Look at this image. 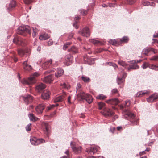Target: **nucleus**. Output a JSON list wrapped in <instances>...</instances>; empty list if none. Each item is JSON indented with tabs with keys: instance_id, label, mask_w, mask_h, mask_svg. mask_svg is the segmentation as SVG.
Wrapping results in <instances>:
<instances>
[{
	"instance_id": "1",
	"label": "nucleus",
	"mask_w": 158,
	"mask_h": 158,
	"mask_svg": "<svg viewBox=\"0 0 158 158\" xmlns=\"http://www.w3.org/2000/svg\"><path fill=\"white\" fill-rule=\"evenodd\" d=\"M130 101L129 100H127L125 101L124 105H121L120 106V108L123 109L122 112V116L123 118L129 119L130 118V122L133 125H137L138 121L134 119L135 116L134 114L130 112L126 108L130 106Z\"/></svg>"
},
{
	"instance_id": "2",
	"label": "nucleus",
	"mask_w": 158,
	"mask_h": 158,
	"mask_svg": "<svg viewBox=\"0 0 158 158\" xmlns=\"http://www.w3.org/2000/svg\"><path fill=\"white\" fill-rule=\"evenodd\" d=\"M81 85L79 84H77V87L76 88L77 91L79 92L77 96V99L80 101H83L85 100L88 103L90 104L93 100L91 95L88 94H85L84 92L80 91L79 89L81 87Z\"/></svg>"
},
{
	"instance_id": "3",
	"label": "nucleus",
	"mask_w": 158,
	"mask_h": 158,
	"mask_svg": "<svg viewBox=\"0 0 158 158\" xmlns=\"http://www.w3.org/2000/svg\"><path fill=\"white\" fill-rule=\"evenodd\" d=\"M17 32L18 34L23 36H25L26 33L29 34L31 33V28L28 25H23L19 27L17 30Z\"/></svg>"
},
{
	"instance_id": "4",
	"label": "nucleus",
	"mask_w": 158,
	"mask_h": 158,
	"mask_svg": "<svg viewBox=\"0 0 158 158\" xmlns=\"http://www.w3.org/2000/svg\"><path fill=\"white\" fill-rule=\"evenodd\" d=\"M71 147L74 153L76 154L80 153L81 152V147L77 145L74 142H71L70 143Z\"/></svg>"
},
{
	"instance_id": "5",
	"label": "nucleus",
	"mask_w": 158,
	"mask_h": 158,
	"mask_svg": "<svg viewBox=\"0 0 158 158\" xmlns=\"http://www.w3.org/2000/svg\"><path fill=\"white\" fill-rule=\"evenodd\" d=\"M78 33L82 36L88 37L89 36L90 32L89 28L85 27L78 31Z\"/></svg>"
},
{
	"instance_id": "6",
	"label": "nucleus",
	"mask_w": 158,
	"mask_h": 158,
	"mask_svg": "<svg viewBox=\"0 0 158 158\" xmlns=\"http://www.w3.org/2000/svg\"><path fill=\"white\" fill-rule=\"evenodd\" d=\"M30 141L31 144L34 145H37L40 144L44 143L45 142V140L42 138L38 139L35 137L31 138Z\"/></svg>"
},
{
	"instance_id": "7",
	"label": "nucleus",
	"mask_w": 158,
	"mask_h": 158,
	"mask_svg": "<svg viewBox=\"0 0 158 158\" xmlns=\"http://www.w3.org/2000/svg\"><path fill=\"white\" fill-rule=\"evenodd\" d=\"M45 107V105L44 103L39 104L35 108V113L38 114H42Z\"/></svg>"
},
{
	"instance_id": "8",
	"label": "nucleus",
	"mask_w": 158,
	"mask_h": 158,
	"mask_svg": "<svg viewBox=\"0 0 158 158\" xmlns=\"http://www.w3.org/2000/svg\"><path fill=\"white\" fill-rule=\"evenodd\" d=\"M158 99V94L156 93L154 94L147 98V101L149 103H152L155 102Z\"/></svg>"
},
{
	"instance_id": "9",
	"label": "nucleus",
	"mask_w": 158,
	"mask_h": 158,
	"mask_svg": "<svg viewBox=\"0 0 158 158\" xmlns=\"http://www.w3.org/2000/svg\"><path fill=\"white\" fill-rule=\"evenodd\" d=\"M32 77H30L28 79H24L22 80V83L24 85L32 84L35 83V80H32Z\"/></svg>"
},
{
	"instance_id": "10",
	"label": "nucleus",
	"mask_w": 158,
	"mask_h": 158,
	"mask_svg": "<svg viewBox=\"0 0 158 158\" xmlns=\"http://www.w3.org/2000/svg\"><path fill=\"white\" fill-rule=\"evenodd\" d=\"M50 93L47 90H45L41 94V98L44 100H48L49 98Z\"/></svg>"
},
{
	"instance_id": "11",
	"label": "nucleus",
	"mask_w": 158,
	"mask_h": 158,
	"mask_svg": "<svg viewBox=\"0 0 158 158\" xmlns=\"http://www.w3.org/2000/svg\"><path fill=\"white\" fill-rule=\"evenodd\" d=\"M23 68L25 71H30L33 69L31 66L28 64L27 60L23 62Z\"/></svg>"
},
{
	"instance_id": "12",
	"label": "nucleus",
	"mask_w": 158,
	"mask_h": 158,
	"mask_svg": "<svg viewBox=\"0 0 158 158\" xmlns=\"http://www.w3.org/2000/svg\"><path fill=\"white\" fill-rule=\"evenodd\" d=\"M98 151L97 148L95 146L90 147L88 149H86V151L89 154L94 155Z\"/></svg>"
},
{
	"instance_id": "13",
	"label": "nucleus",
	"mask_w": 158,
	"mask_h": 158,
	"mask_svg": "<svg viewBox=\"0 0 158 158\" xmlns=\"http://www.w3.org/2000/svg\"><path fill=\"white\" fill-rule=\"evenodd\" d=\"M114 114V112L110 109H105L103 112V114L105 116L110 117Z\"/></svg>"
},
{
	"instance_id": "14",
	"label": "nucleus",
	"mask_w": 158,
	"mask_h": 158,
	"mask_svg": "<svg viewBox=\"0 0 158 158\" xmlns=\"http://www.w3.org/2000/svg\"><path fill=\"white\" fill-rule=\"evenodd\" d=\"M23 99L25 103L28 104L32 102L33 98L31 95H27L26 96L23 97Z\"/></svg>"
},
{
	"instance_id": "15",
	"label": "nucleus",
	"mask_w": 158,
	"mask_h": 158,
	"mask_svg": "<svg viewBox=\"0 0 158 158\" xmlns=\"http://www.w3.org/2000/svg\"><path fill=\"white\" fill-rule=\"evenodd\" d=\"M106 102L109 104L116 105L119 102V101L117 98H114L107 100Z\"/></svg>"
},
{
	"instance_id": "16",
	"label": "nucleus",
	"mask_w": 158,
	"mask_h": 158,
	"mask_svg": "<svg viewBox=\"0 0 158 158\" xmlns=\"http://www.w3.org/2000/svg\"><path fill=\"white\" fill-rule=\"evenodd\" d=\"M52 64V60L50 59L48 61L44 62L42 65V68L44 69L49 68Z\"/></svg>"
},
{
	"instance_id": "17",
	"label": "nucleus",
	"mask_w": 158,
	"mask_h": 158,
	"mask_svg": "<svg viewBox=\"0 0 158 158\" xmlns=\"http://www.w3.org/2000/svg\"><path fill=\"white\" fill-rule=\"evenodd\" d=\"M53 76L52 75H50L45 77L44 78L43 81L46 83H50L53 80Z\"/></svg>"
},
{
	"instance_id": "18",
	"label": "nucleus",
	"mask_w": 158,
	"mask_h": 158,
	"mask_svg": "<svg viewBox=\"0 0 158 158\" xmlns=\"http://www.w3.org/2000/svg\"><path fill=\"white\" fill-rule=\"evenodd\" d=\"M79 17L77 16H75L74 19V21L73 23V26L76 29H78L79 27V25L78 24Z\"/></svg>"
},
{
	"instance_id": "19",
	"label": "nucleus",
	"mask_w": 158,
	"mask_h": 158,
	"mask_svg": "<svg viewBox=\"0 0 158 158\" xmlns=\"http://www.w3.org/2000/svg\"><path fill=\"white\" fill-rule=\"evenodd\" d=\"M43 125L45 129L44 131L45 133L47 135H48L50 130V125L48 123H45L43 124Z\"/></svg>"
},
{
	"instance_id": "20",
	"label": "nucleus",
	"mask_w": 158,
	"mask_h": 158,
	"mask_svg": "<svg viewBox=\"0 0 158 158\" xmlns=\"http://www.w3.org/2000/svg\"><path fill=\"white\" fill-rule=\"evenodd\" d=\"M45 88V85L43 83H41L37 85L35 87V90L37 92L42 91Z\"/></svg>"
},
{
	"instance_id": "21",
	"label": "nucleus",
	"mask_w": 158,
	"mask_h": 158,
	"mask_svg": "<svg viewBox=\"0 0 158 158\" xmlns=\"http://www.w3.org/2000/svg\"><path fill=\"white\" fill-rule=\"evenodd\" d=\"M64 96L60 95L54 99V102H55L63 101L64 100Z\"/></svg>"
},
{
	"instance_id": "22",
	"label": "nucleus",
	"mask_w": 158,
	"mask_h": 158,
	"mask_svg": "<svg viewBox=\"0 0 158 158\" xmlns=\"http://www.w3.org/2000/svg\"><path fill=\"white\" fill-rule=\"evenodd\" d=\"M9 6L8 7V10H10L14 8L16 6V3L15 1L12 0L10 3Z\"/></svg>"
},
{
	"instance_id": "23",
	"label": "nucleus",
	"mask_w": 158,
	"mask_h": 158,
	"mask_svg": "<svg viewBox=\"0 0 158 158\" xmlns=\"http://www.w3.org/2000/svg\"><path fill=\"white\" fill-rule=\"evenodd\" d=\"M28 117L31 121L35 122L37 121L38 118L36 117L35 115L33 114L30 113L28 114Z\"/></svg>"
},
{
	"instance_id": "24",
	"label": "nucleus",
	"mask_w": 158,
	"mask_h": 158,
	"mask_svg": "<svg viewBox=\"0 0 158 158\" xmlns=\"http://www.w3.org/2000/svg\"><path fill=\"white\" fill-rule=\"evenodd\" d=\"M49 37L50 36L48 34H46L40 35L39 38L40 40H45L49 38Z\"/></svg>"
},
{
	"instance_id": "25",
	"label": "nucleus",
	"mask_w": 158,
	"mask_h": 158,
	"mask_svg": "<svg viewBox=\"0 0 158 158\" xmlns=\"http://www.w3.org/2000/svg\"><path fill=\"white\" fill-rule=\"evenodd\" d=\"M150 51L154 52V49L151 48H146L143 50V52L145 55H147L148 53Z\"/></svg>"
},
{
	"instance_id": "26",
	"label": "nucleus",
	"mask_w": 158,
	"mask_h": 158,
	"mask_svg": "<svg viewBox=\"0 0 158 158\" xmlns=\"http://www.w3.org/2000/svg\"><path fill=\"white\" fill-rule=\"evenodd\" d=\"M64 71L61 69H58L57 70V73H55V75L57 77L61 76L63 73Z\"/></svg>"
},
{
	"instance_id": "27",
	"label": "nucleus",
	"mask_w": 158,
	"mask_h": 158,
	"mask_svg": "<svg viewBox=\"0 0 158 158\" xmlns=\"http://www.w3.org/2000/svg\"><path fill=\"white\" fill-rule=\"evenodd\" d=\"M149 92L148 90H144L138 93L137 94L139 97H142L146 94H148Z\"/></svg>"
},
{
	"instance_id": "28",
	"label": "nucleus",
	"mask_w": 158,
	"mask_h": 158,
	"mask_svg": "<svg viewBox=\"0 0 158 158\" xmlns=\"http://www.w3.org/2000/svg\"><path fill=\"white\" fill-rule=\"evenodd\" d=\"M18 54L21 56H25L26 54H27V52H26L23 50L22 49H20L18 50Z\"/></svg>"
},
{
	"instance_id": "29",
	"label": "nucleus",
	"mask_w": 158,
	"mask_h": 158,
	"mask_svg": "<svg viewBox=\"0 0 158 158\" xmlns=\"http://www.w3.org/2000/svg\"><path fill=\"white\" fill-rule=\"evenodd\" d=\"M118 63L119 65L124 67H126L128 65V64L125 61H123L121 60L118 61Z\"/></svg>"
},
{
	"instance_id": "30",
	"label": "nucleus",
	"mask_w": 158,
	"mask_h": 158,
	"mask_svg": "<svg viewBox=\"0 0 158 158\" xmlns=\"http://www.w3.org/2000/svg\"><path fill=\"white\" fill-rule=\"evenodd\" d=\"M39 75V74L37 72H35L32 75H31L30 77H32V80H35V83H36V77L38 76Z\"/></svg>"
},
{
	"instance_id": "31",
	"label": "nucleus",
	"mask_w": 158,
	"mask_h": 158,
	"mask_svg": "<svg viewBox=\"0 0 158 158\" xmlns=\"http://www.w3.org/2000/svg\"><path fill=\"white\" fill-rule=\"evenodd\" d=\"M81 79L82 80L85 82L88 83L90 82V79L89 78L83 76L81 77Z\"/></svg>"
},
{
	"instance_id": "32",
	"label": "nucleus",
	"mask_w": 158,
	"mask_h": 158,
	"mask_svg": "<svg viewBox=\"0 0 158 158\" xmlns=\"http://www.w3.org/2000/svg\"><path fill=\"white\" fill-rule=\"evenodd\" d=\"M106 98V97L102 94H100L98 95L96 98L100 100H103L105 99Z\"/></svg>"
},
{
	"instance_id": "33",
	"label": "nucleus",
	"mask_w": 158,
	"mask_h": 158,
	"mask_svg": "<svg viewBox=\"0 0 158 158\" xmlns=\"http://www.w3.org/2000/svg\"><path fill=\"white\" fill-rule=\"evenodd\" d=\"M117 82L118 84H120L123 82L124 81V79L122 77H118L117 79Z\"/></svg>"
},
{
	"instance_id": "34",
	"label": "nucleus",
	"mask_w": 158,
	"mask_h": 158,
	"mask_svg": "<svg viewBox=\"0 0 158 158\" xmlns=\"http://www.w3.org/2000/svg\"><path fill=\"white\" fill-rule=\"evenodd\" d=\"M77 52V48L74 46L72 47L70 49V52H72L73 53H76Z\"/></svg>"
},
{
	"instance_id": "35",
	"label": "nucleus",
	"mask_w": 158,
	"mask_h": 158,
	"mask_svg": "<svg viewBox=\"0 0 158 158\" xmlns=\"http://www.w3.org/2000/svg\"><path fill=\"white\" fill-rule=\"evenodd\" d=\"M84 59L85 63H87L89 64H91V63L89 62V59L88 57L86 55L84 56Z\"/></svg>"
},
{
	"instance_id": "36",
	"label": "nucleus",
	"mask_w": 158,
	"mask_h": 158,
	"mask_svg": "<svg viewBox=\"0 0 158 158\" xmlns=\"http://www.w3.org/2000/svg\"><path fill=\"white\" fill-rule=\"evenodd\" d=\"M129 40V38L127 36H124L123 37L122 39L120 40V41L122 42H123L125 43H127Z\"/></svg>"
},
{
	"instance_id": "37",
	"label": "nucleus",
	"mask_w": 158,
	"mask_h": 158,
	"mask_svg": "<svg viewBox=\"0 0 158 158\" xmlns=\"http://www.w3.org/2000/svg\"><path fill=\"white\" fill-rule=\"evenodd\" d=\"M98 105L99 107V109L101 110L104 106L105 104L102 102H100L98 103Z\"/></svg>"
},
{
	"instance_id": "38",
	"label": "nucleus",
	"mask_w": 158,
	"mask_h": 158,
	"mask_svg": "<svg viewBox=\"0 0 158 158\" xmlns=\"http://www.w3.org/2000/svg\"><path fill=\"white\" fill-rule=\"evenodd\" d=\"M90 41L94 44H97L100 43V42L98 40L94 39H91L90 40Z\"/></svg>"
},
{
	"instance_id": "39",
	"label": "nucleus",
	"mask_w": 158,
	"mask_h": 158,
	"mask_svg": "<svg viewBox=\"0 0 158 158\" xmlns=\"http://www.w3.org/2000/svg\"><path fill=\"white\" fill-rule=\"evenodd\" d=\"M33 33L32 34V36L33 37H34L36 35V33L38 31V30L36 28H33Z\"/></svg>"
},
{
	"instance_id": "40",
	"label": "nucleus",
	"mask_w": 158,
	"mask_h": 158,
	"mask_svg": "<svg viewBox=\"0 0 158 158\" xmlns=\"http://www.w3.org/2000/svg\"><path fill=\"white\" fill-rule=\"evenodd\" d=\"M150 68L155 70H158V66H156L154 65H151L150 66Z\"/></svg>"
},
{
	"instance_id": "41",
	"label": "nucleus",
	"mask_w": 158,
	"mask_h": 158,
	"mask_svg": "<svg viewBox=\"0 0 158 158\" xmlns=\"http://www.w3.org/2000/svg\"><path fill=\"white\" fill-rule=\"evenodd\" d=\"M69 46V42H67L65 44H64L63 47V49L64 50H65Z\"/></svg>"
},
{
	"instance_id": "42",
	"label": "nucleus",
	"mask_w": 158,
	"mask_h": 158,
	"mask_svg": "<svg viewBox=\"0 0 158 158\" xmlns=\"http://www.w3.org/2000/svg\"><path fill=\"white\" fill-rule=\"evenodd\" d=\"M31 123H29L26 127V129L27 131H29L31 130Z\"/></svg>"
},
{
	"instance_id": "43",
	"label": "nucleus",
	"mask_w": 158,
	"mask_h": 158,
	"mask_svg": "<svg viewBox=\"0 0 158 158\" xmlns=\"http://www.w3.org/2000/svg\"><path fill=\"white\" fill-rule=\"evenodd\" d=\"M109 43L113 45H116L117 44V42L115 40H110Z\"/></svg>"
},
{
	"instance_id": "44",
	"label": "nucleus",
	"mask_w": 158,
	"mask_h": 158,
	"mask_svg": "<svg viewBox=\"0 0 158 158\" xmlns=\"http://www.w3.org/2000/svg\"><path fill=\"white\" fill-rule=\"evenodd\" d=\"M142 4L144 6H149L150 4V2L146 0H144L143 1Z\"/></svg>"
},
{
	"instance_id": "45",
	"label": "nucleus",
	"mask_w": 158,
	"mask_h": 158,
	"mask_svg": "<svg viewBox=\"0 0 158 158\" xmlns=\"http://www.w3.org/2000/svg\"><path fill=\"white\" fill-rule=\"evenodd\" d=\"M87 11L84 10H81L80 13L81 15H85L87 13Z\"/></svg>"
},
{
	"instance_id": "46",
	"label": "nucleus",
	"mask_w": 158,
	"mask_h": 158,
	"mask_svg": "<svg viewBox=\"0 0 158 158\" xmlns=\"http://www.w3.org/2000/svg\"><path fill=\"white\" fill-rule=\"evenodd\" d=\"M19 41H20L21 43L22 42V41L20 40L19 39H16L14 38L13 40V42L17 44H19Z\"/></svg>"
},
{
	"instance_id": "47",
	"label": "nucleus",
	"mask_w": 158,
	"mask_h": 158,
	"mask_svg": "<svg viewBox=\"0 0 158 158\" xmlns=\"http://www.w3.org/2000/svg\"><path fill=\"white\" fill-rule=\"evenodd\" d=\"M60 85L62 87V88H64L65 89H68V87L65 83H64L63 84H61Z\"/></svg>"
},
{
	"instance_id": "48",
	"label": "nucleus",
	"mask_w": 158,
	"mask_h": 158,
	"mask_svg": "<svg viewBox=\"0 0 158 158\" xmlns=\"http://www.w3.org/2000/svg\"><path fill=\"white\" fill-rule=\"evenodd\" d=\"M136 0H127V2L128 4H132L135 2Z\"/></svg>"
},
{
	"instance_id": "49",
	"label": "nucleus",
	"mask_w": 158,
	"mask_h": 158,
	"mask_svg": "<svg viewBox=\"0 0 158 158\" xmlns=\"http://www.w3.org/2000/svg\"><path fill=\"white\" fill-rule=\"evenodd\" d=\"M150 60H158V56H154L150 58Z\"/></svg>"
},
{
	"instance_id": "50",
	"label": "nucleus",
	"mask_w": 158,
	"mask_h": 158,
	"mask_svg": "<svg viewBox=\"0 0 158 158\" xmlns=\"http://www.w3.org/2000/svg\"><path fill=\"white\" fill-rule=\"evenodd\" d=\"M55 70V69H53L52 70H47L45 71V72H44V74H46L47 73H49L52 71L54 72Z\"/></svg>"
},
{
	"instance_id": "51",
	"label": "nucleus",
	"mask_w": 158,
	"mask_h": 158,
	"mask_svg": "<svg viewBox=\"0 0 158 158\" xmlns=\"http://www.w3.org/2000/svg\"><path fill=\"white\" fill-rule=\"evenodd\" d=\"M115 130V127H114L111 126L110 127V132L112 133H114Z\"/></svg>"
},
{
	"instance_id": "52",
	"label": "nucleus",
	"mask_w": 158,
	"mask_h": 158,
	"mask_svg": "<svg viewBox=\"0 0 158 158\" xmlns=\"http://www.w3.org/2000/svg\"><path fill=\"white\" fill-rule=\"evenodd\" d=\"M148 66V64L146 63H145L142 64V67L143 69H144L147 67Z\"/></svg>"
},
{
	"instance_id": "53",
	"label": "nucleus",
	"mask_w": 158,
	"mask_h": 158,
	"mask_svg": "<svg viewBox=\"0 0 158 158\" xmlns=\"http://www.w3.org/2000/svg\"><path fill=\"white\" fill-rule=\"evenodd\" d=\"M32 0H24V3L27 4H28L31 2Z\"/></svg>"
},
{
	"instance_id": "54",
	"label": "nucleus",
	"mask_w": 158,
	"mask_h": 158,
	"mask_svg": "<svg viewBox=\"0 0 158 158\" xmlns=\"http://www.w3.org/2000/svg\"><path fill=\"white\" fill-rule=\"evenodd\" d=\"M118 92V90L116 89H113L112 91H111V93L112 94H115Z\"/></svg>"
},
{
	"instance_id": "55",
	"label": "nucleus",
	"mask_w": 158,
	"mask_h": 158,
	"mask_svg": "<svg viewBox=\"0 0 158 158\" xmlns=\"http://www.w3.org/2000/svg\"><path fill=\"white\" fill-rule=\"evenodd\" d=\"M53 44V41L52 40H50L48 42L47 44L48 46L52 45Z\"/></svg>"
},
{
	"instance_id": "56",
	"label": "nucleus",
	"mask_w": 158,
	"mask_h": 158,
	"mask_svg": "<svg viewBox=\"0 0 158 158\" xmlns=\"http://www.w3.org/2000/svg\"><path fill=\"white\" fill-rule=\"evenodd\" d=\"M128 70L130 71L131 69H134L133 65H131L127 68Z\"/></svg>"
},
{
	"instance_id": "57",
	"label": "nucleus",
	"mask_w": 158,
	"mask_h": 158,
	"mask_svg": "<svg viewBox=\"0 0 158 158\" xmlns=\"http://www.w3.org/2000/svg\"><path fill=\"white\" fill-rule=\"evenodd\" d=\"M133 65L134 69H139V66L138 65H137V64H134Z\"/></svg>"
},
{
	"instance_id": "58",
	"label": "nucleus",
	"mask_w": 158,
	"mask_h": 158,
	"mask_svg": "<svg viewBox=\"0 0 158 158\" xmlns=\"http://www.w3.org/2000/svg\"><path fill=\"white\" fill-rule=\"evenodd\" d=\"M127 76V74L125 73H123L122 74V77H121L122 78L124 79V80L126 77Z\"/></svg>"
},
{
	"instance_id": "59",
	"label": "nucleus",
	"mask_w": 158,
	"mask_h": 158,
	"mask_svg": "<svg viewBox=\"0 0 158 158\" xmlns=\"http://www.w3.org/2000/svg\"><path fill=\"white\" fill-rule=\"evenodd\" d=\"M67 60H66V59H65L66 60V64L68 66L69 65V58L68 57H67Z\"/></svg>"
},
{
	"instance_id": "60",
	"label": "nucleus",
	"mask_w": 158,
	"mask_h": 158,
	"mask_svg": "<svg viewBox=\"0 0 158 158\" xmlns=\"http://www.w3.org/2000/svg\"><path fill=\"white\" fill-rule=\"evenodd\" d=\"M112 66L115 69H116V68H118L117 65L114 63H113Z\"/></svg>"
},
{
	"instance_id": "61",
	"label": "nucleus",
	"mask_w": 158,
	"mask_h": 158,
	"mask_svg": "<svg viewBox=\"0 0 158 158\" xmlns=\"http://www.w3.org/2000/svg\"><path fill=\"white\" fill-rule=\"evenodd\" d=\"M117 129L118 131H120L122 129V127L121 126H118L117 127Z\"/></svg>"
},
{
	"instance_id": "62",
	"label": "nucleus",
	"mask_w": 158,
	"mask_h": 158,
	"mask_svg": "<svg viewBox=\"0 0 158 158\" xmlns=\"http://www.w3.org/2000/svg\"><path fill=\"white\" fill-rule=\"evenodd\" d=\"M149 5L152 6H155V4L154 2H150Z\"/></svg>"
},
{
	"instance_id": "63",
	"label": "nucleus",
	"mask_w": 158,
	"mask_h": 158,
	"mask_svg": "<svg viewBox=\"0 0 158 158\" xmlns=\"http://www.w3.org/2000/svg\"><path fill=\"white\" fill-rule=\"evenodd\" d=\"M153 37L154 38L158 37V33H156L153 35Z\"/></svg>"
},
{
	"instance_id": "64",
	"label": "nucleus",
	"mask_w": 158,
	"mask_h": 158,
	"mask_svg": "<svg viewBox=\"0 0 158 158\" xmlns=\"http://www.w3.org/2000/svg\"><path fill=\"white\" fill-rule=\"evenodd\" d=\"M118 116L117 115H115L114 118H113V121H114L116 119V118H118Z\"/></svg>"
}]
</instances>
